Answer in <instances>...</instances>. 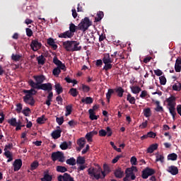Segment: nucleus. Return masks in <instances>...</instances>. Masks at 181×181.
<instances>
[{"instance_id": "obj_9", "label": "nucleus", "mask_w": 181, "mask_h": 181, "mask_svg": "<svg viewBox=\"0 0 181 181\" xmlns=\"http://www.w3.org/2000/svg\"><path fill=\"white\" fill-rule=\"evenodd\" d=\"M53 63L57 66V67H60L61 70L66 71V65H64V64H63V62H62L57 56L53 58Z\"/></svg>"}, {"instance_id": "obj_56", "label": "nucleus", "mask_w": 181, "mask_h": 181, "mask_svg": "<svg viewBox=\"0 0 181 181\" xmlns=\"http://www.w3.org/2000/svg\"><path fill=\"white\" fill-rule=\"evenodd\" d=\"M165 159V157H163V155H157L156 156V162H160L161 163H163V160Z\"/></svg>"}, {"instance_id": "obj_37", "label": "nucleus", "mask_w": 181, "mask_h": 181, "mask_svg": "<svg viewBox=\"0 0 181 181\" xmlns=\"http://www.w3.org/2000/svg\"><path fill=\"white\" fill-rule=\"evenodd\" d=\"M144 115L146 118H149V117H151V115H152V112L151 111V108L147 107V108L144 109Z\"/></svg>"}, {"instance_id": "obj_53", "label": "nucleus", "mask_w": 181, "mask_h": 181, "mask_svg": "<svg viewBox=\"0 0 181 181\" xmlns=\"http://www.w3.org/2000/svg\"><path fill=\"white\" fill-rule=\"evenodd\" d=\"M111 69H112V64L111 63L105 64L103 70H105V71H108V70H111Z\"/></svg>"}, {"instance_id": "obj_57", "label": "nucleus", "mask_w": 181, "mask_h": 181, "mask_svg": "<svg viewBox=\"0 0 181 181\" xmlns=\"http://www.w3.org/2000/svg\"><path fill=\"white\" fill-rule=\"evenodd\" d=\"M136 162H137V159L136 157L135 156H132L130 159V163L131 165H132V166H136Z\"/></svg>"}, {"instance_id": "obj_48", "label": "nucleus", "mask_w": 181, "mask_h": 181, "mask_svg": "<svg viewBox=\"0 0 181 181\" xmlns=\"http://www.w3.org/2000/svg\"><path fill=\"white\" fill-rule=\"evenodd\" d=\"M11 59L13 60V62H19V60L22 59V55L13 54L11 55Z\"/></svg>"}, {"instance_id": "obj_21", "label": "nucleus", "mask_w": 181, "mask_h": 181, "mask_svg": "<svg viewBox=\"0 0 181 181\" xmlns=\"http://www.w3.org/2000/svg\"><path fill=\"white\" fill-rule=\"evenodd\" d=\"M79 45H80V42L77 41H74L72 46L71 52H78V50H81V46H79Z\"/></svg>"}, {"instance_id": "obj_42", "label": "nucleus", "mask_w": 181, "mask_h": 181, "mask_svg": "<svg viewBox=\"0 0 181 181\" xmlns=\"http://www.w3.org/2000/svg\"><path fill=\"white\" fill-rule=\"evenodd\" d=\"M64 80H65V81H66V83H73V87H74V86H76V84H77V83H78V82L77 81V80H76V79L72 80L71 78H70L69 76H66V77L64 78Z\"/></svg>"}, {"instance_id": "obj_62", "label": "nucleus", "mask_w": 181, "mask_h": 181, "mask_svg": "<svg viewBox=\"0 0 181 181\" xmlns=\"http://www.w3.org/2000/svg\"><path fill=\"white\" fill-rule=\"evenodd\" d=\"M110 144L111 145V146H112L115 151H117V152H121V148H117V146H115V144H114V142L110 141Z\"/></svg>"}, {"instance_id": "obj_17", "label": "nucleus", "mask_w": 181, "mask_h": 181, "mask_svg": "<svg viewBox=\"0 0 181 181\" xmlns=\"http://www.w3.org/2000/svg\"><path fill=\"white\" fill-rule=\"evenodd\" d=\"M51 136L53 138V139H59V138L62 136V129H59L52 132Z\"/></svg>"}, {"instance_id": "obj_13", "label": "nucleus", "mask_w": 181, "mask_h": 181, "mask_svg": "<svg viewBox=\"0 0 181 181\" xmlns=\"http://www.w3.org/2000/svg\"><path fill=\"white\" fill-rule=\"evenodd\" d=\"M13 170L14 172H18L22 168V160L21 159H16L15 160L13 164Z\"/></svg>"}, {"instance_id": "obj_36", "label": "nucleus", "mask_w": 181, "mask_h": 181, "mask_svg": "<svg viewBox=\"0 0 181 181\" xmlns=\"http://www.w3.org/2000/svg\"><path fill=\"white\" fill-rule=\"evenodd\" d=\"M73 111V106L71 105H69L66 106V114L65 117H69L70 114H71V112Z\"/></svg>"}, {"instance_id": "obj_6", "label": "nucleus", "mask_w": 181, "mask_h": 181, "mask_svg": "<svg viewBox=\"0 0 181 181\" xmlns=\"http://www.w3.org/2000/svg\"><path fill=\"white\" fill-rule=\"evenodd\" d=\"M152 175H155V170L147 167L142 171L141 177L143 179H148V177L152 176Z\"/></svg>"}, {"instance_id": "obj_12", "label": "nucleus", "mask_w": 181, "mask_h": 181, "mask_svg": "<svg viewBox=\"0 0 181 181\" xmlns=\"http://www.w3.org/2000/svg\"><path fill=\"white\" fill-rule=\"evenodd\" d=\"M167 172L168 173H170V175H173V176H175V175H177L179 173V168L175 165L169 166L167 169Z\"/></svg>"}, {"instance_id": "obj_40", "label": "nucleus", "mask_w": 181, "mask_h": 181, "mask_svg": "<svg viewBox=\"0 0 181 181\" xmlns=\"http://www.w3.org/2000/svg\"><path fill=\"white\" fill-rule=\"evenodd\" d=\"M76 158H70L69 159L66 160V164L69 165L70 166H74L76 165Z\"/></svg>"}, {"instance_id": "obj_59", "label": "nucleus", "mask_w": 181, "mask_h": 181, "mask_svg": "<svg viewBox=\"0 0 181 181\" xmlns=\"http://www.w3.org/2000/svg\"><path fill=\"white\" fill-rule=\"evenodd\" d=\"M22 108H23V105L21 103H18L16 105V111L19 114L20 112H22Z\"/></svg>"}, {"instance_id": "obj_32", "label": "nucleus", "mask_w": 181, "mask_h": 181, "mask_svg": "<svg viewBox=\"0 0 181 181\" xmlns=\"http://www.w3.org/2000/svg\"><path fill=\"white\" fill-rule=\"evenodd\" d=\"M130 88L133 94H139V93L141 91V89L139 86H131Z\"/></svg>"}, {"instance_id": "obj_25", "label": "nucleus", "mask_w": 181, "mask_h": 181, "mask_svg": "<svg viewBox=\"0 0 181 181\" xmlns=\"http://www.w3.org/2000/svg\"><path fill=\"white\" fill-rule=\"evenodd\" d=\"M115 177H117L118 179H121L124 176V171L121 170V168H118L115 171Z\"/></svg>"}, {"instance_id": "obj_51", "label": "nucleus", "mask_w": 181, "mask_h": 181, "mask_svg": "<svg viewBox=\"0 0 181 181\" xmlns=\"http://www.w3.org/2000/svg\"><path fill=\"white\" fill-rule=\"evenodd\" d=\"M25 33H26V35L28 37H32V36H33V31H32V29L29 28H25Z\"/></svg>"}, {"instance_id": "obj_16", "label": "nucleus", "mask_w": 181, "mask_h": 181, "mask_svg": "<svg viewBox=\"0 0 181 181\" xmlns=\"http://www.w3.org/2000/svg\"><path fill=\"white\" fill-rule=\"evenodd\" d=\"M23 100L25 104H28V105H31V107H33L35 105V103H36L33 97H28V99H26V98H23Z\"/></svg>"}, {"instance_id": "obj_64", "label": "nucleus", "mask_w": 181, "mask_h": 181, "mask_svg": "<svg viewBox=\"0 0 181 181\" xmlns=\"http://www.w3.org/2000/svg\"><path fill=\"white\" fill-rule=\"evenodd\" d=\"M106 132H107L106 135H107V136H111L112 135V130L110 127H107L106 128Z\"/></svg>"}, {"instance_id": "obj_43", "label": "nucleus", "mask_w": 181, "mask_h": 181, "mask_svg": "<svg viewBox=\"0 0 181 181\" xmlns=\"http://www.w3.org/2000/svg\"><path fill=\"white\" fill-rule=\"evenodd\" d=\"M57 172H59L60 173H64L65 172H67V168L64 166L57 165Z\"/></svg>"}, {"instance_id": "obj_1", "label": "nucleus", "mask_w": 181, "mask_h": 181, "mask_svg": "<svg viewBox=\"0 0 181 181\" xmlns=\"http://www.w3.org/2000/svg\"><path fill=\"white\" fill-rule=\"evenodd\" d=\"M110 172H111V169L107 164L103 165V171L101 168H99L98 170L95 168H89L88 170V175H90L91 177H95L96 180L104 179Z\"/></svg>"}, {"instance_id": "obj_61", "label": "nucleus", "mask_w": 181, "mask_h": 181, "mask_svg": "<svg viewBox=\"0 0 181 181\" xmlns=\"http://www.w3.org/2000/svg\"><path fill=\"white\" fill-rule=\"evenodd\" d=\"M56 121L59 125H63V123L64 122V118L57 117Z\"/></svg>"}, {"instance_id": "obj_8", "label": "nucleus", "mask_w": 181, "mask_h": 181, "mask_svg": "<svg viewBox=\"0 0 181 181\" xmlns=\"http://www.w3.org/2000/svg\"><path fill=\"white\" fill-rule=\"evenodd\" d=\"M58 181H74V178L70 175V174L65 173L64 175H59L57 177Z\"/></svg>"}, {"instance_id": "obj_55", "label": "nucleus", "mask_w": 181, "mask_h": 181, "mask_svg": "<svg viewBox=\"0 0 181 181\" xmlns=\"http://www.w3.org/2000/svg\"><path fill=\"white\" fill-rule=\"evenodd\" d=\"M159 80L160 84H161V86H165L166 84V77H165V76H160Z\"/></svg>"}, {"instance_id": "obj_3", "label": "nucleus", "mask_w": 181, "mask_h": 181, "mask_svg": "<svg viewBox=\"0 0 181 181\" xmlns=\"http://www.w3.org/2000/svg\"><path fill=\"white\" fill-rule=\"evenodd\" d=\"M91 25H93V22L90 21V18L88 17H85L78 24V30H81V32L84 33L86 30H88V28Z\"/></svg>"}, {"instance_id": "obj_24", "label": "nucleus", "mask_w": 181, "mask_h": 181, "mask_svg": "<svg viewBox=\"0 0 181 181\" xmlns=\"http://www.w3.org/2000/svg\"><path fill=\"white\" fill-rule=\"evenodd\" d=\"M157 149H158V144H151L147 148V153H153V151H156Z\"/></svg>"}, {"instance_id": "obj_22", "label": "nucleus", "mask_w": 181, "mask_h": 181, "mask_svg": "<svg viewBox=\"0 0 181 181\" xmlns=\"http://www.w3.org/2000/svg\"><path fill=\"white\" fill-rule=\"evenodd\" d=\"M114 92L117 93V96L122 98V95H124V93H125V90L122 88V87L119 86L115 89H113Z\"/></svg>"}, {"instance_id": "obj_26", "label": "nucleus", "mask_w": 181, "mask_h": 181, "mask_svg": "<svg viewBox=\"0 0 181 181\" xmlns=\"http://www.w3.org/2000/svg\"><path fill=\"white\" fill-rule=\"evenodd\" d=\"M47 100L45 102V104L48 106V107H50V105H51V102L53 100V92H50L47 97Z\"/></svg>"}, {"instance_id": "obj_11", "label": "nucleus", "mask_w": 181, "mask_h": 181, "mask_svg": "<svg viewBox=\"0 0 181 181\" xmlns=\"http://www.w3.org/2000/svg\"><path fill=\"white\" fill-rule=\"evenodd\" d=\"M102 60L104 64L114 63V58H112L110 54H105Z\"/></svg>"}, {"instance_id": "obj_38", "label": "nucleus", "mask_w": 181, "mask_h": 181, "mask_svg": "<svg viewBox=\"0 0 181 181\" xmlns=\"http://www.w3.org/2000/svg\"><path fill=\"white\" fill-rule=\"evenodd\" d=\"M77 145H78V146H81V148H84V146L86 145V139L81 138V139H78Z\"/></svg>"}, {"instance_id": "obj_50", "label": "nucleus", "mask_w": 181, "mask_h": 181, "mask_svg": "<svg viewBox=\"0 0 181 181\" xmlns=\"http://www.w3.org/2000/svg\"><path fill=\"white\" fill-rule=\"evenodd\" d=\"M22 113L25 117H29V114H30V108L25 107V109L22 110Z\"/></svg>"}, {"instance_id": "obj_45", "label": "nucleus", "mask_w": 181, "mask_h": 181, "mask_svg": "<svg viewBox=\"0 0 181 181\" xmlns=\"http://www.w3.org/2000/svg\"><path fill=\"white\" fill-rule=\"evenodd\" d=\"M175 106H170L169 107V112L170 114H171L173 118H175L176 117V109L175 108Z\"/></svg>"}, {"instance_id": "obj_46", "label": "nucleus", "mask_w": 181, "mask_h": 181, "mask_svg": "<svg viewBox=\"0 0 181 181\" xmlns=\"http://www.w3.org/2000/svg\"><path fill=\"white\" fill-rule=\"evenodd\" d=\"M8 124L11 125V127H16V124H17L16 118L12 117L11 119H8Z\"/></svg>"}, {"instance_id": "obj_31", "label": "nucleus", "mask_w": 181, "mask_h": 181, "mask_svg": "<svg viewBox=\"0 0 181 181\" xmlns=\"http://www.w3.org/2000/svg\"><path fill=\"white\" fill-rule=\"evenodd\" d=\"M77 165H84L86 163V158L83 156H78L76 158Z\"/></svg>"}, {"instance_id": "obj_10", "label": "nucleus", "mask_w": 181, "mask_h": 181, "mask_svg": "<svg viewBox=\"0 0 181 181\" xmlns=\"http://www.w3.org/2000/svg\"><path fill=\"white\" fill-rule=\"evenodd\" d=\"M74 44V41L67 40L63 42V47L66 50V52H71L73 49V45Z\"/></svg>"}, {"instance_id": "obj_4", "label": "nucleus", "mask_w": 181, "mask_h": 181, "mask_svg": "<svg viewBox=\"0 0 181 181\" xmlns=\"http://www.w3.org/2000/svg\"><path fill=\"white\" fill-rule=\"evenodd\" d=\"M37 90H43L44 91H47V93L50 94L52 90H53V86L50 83H42L39 86H37Z\"/></svg>"}, {"instance_id": "obj_2", "label": "nucleus", "mask_w": 181, "mask_h": 181, "mask_svg": "<svg viewBox=\"0 0 181 181\" xmlns=\"http://www.w3.org/2000/svg\"><path fill=\"white\" fill-rule=\"evenodd\" d=\"M33 78L36 81V83L32 79H30L28 81V85L32 88H37V87L40 86L41 84H43V81L46 80V77H45L44 75L33 76Z\"/></svg>"}, {"instance_id": "obj_15", "label": "nucleus", "mask_w": 181, "mask_h": 181, "mask_svg": "<svg viewBox=\"0 0 181 181\" xmlns=\"http://www.w3.org/2000/svg\"><path fill=\"white\" fill-rule=\"evenodd\" d=\"M168 107H176V98L175 96H170L166 99Z\"/></svg>"}, {"instance_id": "obj_44", "label": "nucleus", "mask_w": 181, "mask_h": 181, "mask_svg": "<svg viewBox=\"0 0 181 181\" xmlns=\"http://www.w3.org/2000/svg\"><path fill=\"white\" fill-rule=\"evenodd\" d=\"M39 168V162L37 160H35L30 165V170H35Z\"/></svg>"}, {"instance_id": "obj_5", "label": "nucleus", "mask_w": 181, "mask_h": 181, "mask_svg": "<svg viewBox=\"0 0 181 181\" xmlns=\"http://www.w3.org/2000/svg\"><path fill=\"white\" fill-rule=\"evenodd\" d=\"M30 46L33 52H37V50L42 49V43L39 42L37 39L33 40Z\"/></svg>"}, {"instance_id": "obj_20", "label": "nucleus", "mask_w": 181, "mask_h": 181, "mask_svg": "<svg viewBox=\"0 0 181 181\" xmlns=\"http://www.w3.org/2000/svg\"><path fill=\"white\" fill-rule=\"evenodd\" d=\"M78 30V26H76V25L73 23L69 24V31L74 36V33Z\"/></svg>"}, {"instance_id": "obj_19", "label": "nucleus", "mask_w": 181, "mask_h": 181, "mask_svg": "<svg viewBox=\"0 0 181 181\" xmlns=\"http://www.w3.org/2000/svg\"><path fill=\"white\" fill-rule=\"evenodd\" d=\"M47 45L49 46H51L53 50H57V45H56V42H54V40L52 37L48 38L47 40Z\"/></svg>"}, {"instance_id": "obj_34", "label": "nucleus", "mask_w": 181, "mask_h": 181, "mask_svg": "<svg viewBox=\"0 0 181 181\" xmlns=\"http://www.w3.org/2000/svg\"><path fill=\"white\" fill-rule=\"evenodd\" d=\"M127 100L129 101L130 104H135V102L136 100L131 93H128L127 97Z\"/></svg>"}, {"instance_id": "obj_18", "label": "nucleus", "mask_w": 181, "mask_h": 181, "mask_svg": "<svg viewBox=\"0 0 181 181\" xmlns=\"http://www.w3.org/2000/svg\"><path fill=\"white\" fill-rule=\"evenodd\" d=\"M63 154V152L62 151H57L52 153L51 158L53 160V162H56V160H58V159L62 156Z\"/></svg>"}, {"instance_id": "obj_33", "label": "nucleus", "mask_w": 181, "mask_h": 181, "mask_svg": "<svg viewBox=\"0 0 181 181\" xmlns=\"http://www.w3.org/2000/svg\"><path fill=\"white\" fill-rule=\"evenodd\" d=\"M37 60L38 64L43 66V64H45V62H46V58H45V56L40 55L38 57H37Z\"/></svg>"}, {"instance_id": "obj_47", "label": "nucleus", "mask_w": 181, "mask_h": 181, "mask_svg": "<svg viewBox=\"0 0 181 181\" xmlns=\"http://www.w3.org/2000/svg\"><path fill=\"white\" fill-rule=\"evenodd\" d=\"M62 73V68L57 66V68H54L52 71V74L54 76H59Z\"/></svg>"}, {"instance_id": "obj_60", "label": "nucleus", "mask_w": 181, "mask_h": 181, "mask_svg": "<svg viewBox=\"0 0 181 181\" xmlns=\"http://www.w3.org/2000/svg\"><path fill=\"white\" fill-rule=\"evenodd\" d=\"M45 119V115H42V117H38L37 119V123L40 124H45V119Z\"/></svg>"}, {"instance_id": "obj_63", "label": "nucleus", "mask_w": 181, "mask_h": 181, "mask_svg": "<svg viewBox=\"0 0 181 181\" xmlns=\"http://www.w3.org/2000/svg\"><path fill=\"white\" fill-rule=\"evenodd\" d=\"M99 136H107V131L100 129L99 131Z\"/></svg>"}, {"instance_id": "obj_29", "label": "nucleus", "mask_w": 181, "mask_h": 181, "mask_svg": "<svg viewBox=\"0 0 181 181\" xmlns=\"http://www.w3.org/2000/svg\"><path fill=\"white\" fill-rule=\"evenodd\" d=\"M156 107L154 109L157 112H163V107L160 106V102L156 101Z\"/></svg>"}, {"instance_id": "obj_54", "label": "nucleus", "mask_w": 181, "mask_h": 181, "mask_svg": "<svg viewBox=\"0 0 181 181\" xmlns=\"http://www.w3.org/2000/svg\"><path fill=\"white\" fill-rule=\"evenodd\" d=\"M90 90H91L90 86H88L87 85L82 84V91L83 93H88L90 91Z\"/></svg>"}, {"instance_id": "obj_27", "label": "nucleus", "mask_w": 181, "mask_h": 181, "mask_svg": "<svg viewBox=\"0 0 181 181\" xmlns=\"http://www.w3.org/2000/svg\"><path fill=\"white\" fill-rule=\"evenodd\" d=\"M55 90L57 92V94L59 95L63 93V87H62V85L60 83H56L54 86Z\"/></svg>"}, {"instance_id": "obj_41", "label": "nucleus", "mask_w": 181, "mask_h": 181, "mask_svg": "<svg viewBox=\"0 0 181 181\" xmlns=\"http://www.w3.org/2000/svg\"><path fill=\"white\" fill-rule=\"evenodd\" d=\"M168 160H177V154L175 153H170L168 156Z\"/></svg>"}, {"instance_id": "obj_14", "label": "nucleus", "mask_w": 181, "mask_h": 181, "mask_svg": "<svg viewBox=\"0 0 181 181\" xmlns=\"http://www.w3.org/2000/svg\"><path fill=\"white\" fill-rule=\"evenodd\" d=\"M73 36L74 35L69 30L62 33L58 35V37L62 39H71Z\"/></svg>"}, {"instance_id": "obj_39", "label": "nucleus", "mask_w": 181, "mask_h": 181, "mask_svg": "<svg viewBox=\"0 0 181 181\" xmlns=\"http://www.w3.org/2000/svg\"><path fill=\"white\" fill-rule=\"evenodd\" d=\"M69 93L71 95H72V97H77V95H78V91H77V89L75 88H71Z\"/></svg>"}, {"instance_id": "obj_28", "label": "nucleus", "mask_w": 181, "mask_h": 181, "mask_svg": "<svg viewBox=\"0 0 181 181\" xmlns=\"http://www.w3.org/2000/svg\"><path fill=\"white\" fill-rule=\"evenodd\" d=\"M97 17L95 18V22H100L103 18H104V12L98 11L96 15Z\"/></svg>"}, {"instance_id": "obj_58", "label": "nucleus", "mask_w": 181, "mask_h": 181, "mask_svg": "<svg viewBox=\"0 0 181 181\" xmlns=\"http://www.w3.org/2000/svg\"><path fill=\"white\" fill-rule=\"evenodd\" d=\"M86 138L88 141V142H93V135H91V133L88 132L86 135Z\"/></svg>"}, {"instance_id": "obj_30", "label": "nucleus", "mask_w": 181, "mask_h": 181, "mask_svg": "<svg viewBox=\"0 0 181 181\" xmlns=\"http://www.w3.org/2000/svg\"><path fill=\"white\" fill-rule=\"evenodd\" d=\"M94 100L91 97H86V98L81 99V103H84L85 104H93Z\"/></svg>"}, {"instance_id": "obj_35", "label": "nucleus", "mask_w": 181, "mask_h": 181, "mask_svg": "<svg viewBox=\"0 0 181 181\" xmlns=\"http://www.w3.org/2000/svg\"><path fill=\"white\" fill-rule=\"evenodd\" d=\"M114 94V89H108L107 93H106V99L107 103H110V100H111V95Z\"/></svg>"}, {"instance_id": "obj_52", "label": "nucleus", "mask_w": 181, "mask_h": 181, "mask_svg": "<svg viewBox=\"0 0 181 181\" xmlns=\"http://www.w3.org/2000/svg\"><path fill=\"white\" fill-rule=\"evenodd\" d=\"M52 175L49 174H45L44 177L41 179L42 181H52Z\"/></svg>"}, {"instance_id": "obj_7", "label": "nucleus", "mask_w": 181, "mask_h": 181, "mask_svg": "<svg viewBox=\"0 0 181 181\" xmlns=\"http://www.w3.org/2000/svg\"><path fill=\"white\" fill-rule=\"evenodd\" d=\"M23 93L25 94V95L23 96V98H25V99L28 100L29 97H33V95H36V94H37V90H35L34 88H32L30 90L24 89L23 90Z\"/></svg>"}, {"instance_id": "obj_49", "label": "nucleus", "mask_w": 181, "mask_h": 181, "mask_svg": "<svg viewBox=\"0 0 181 181\" xmlns=\"http://www.w3.org/2000/svg\"><path fill=\"white\" fill-rule=\"evenodd\" d=\"M173 90L174 91H180V90H181V83H175V84L173 85Z\"/></svg>"}, {"instance_id": "obj_23", "label": "nucleus", "mask_w": 181, "mask_h": 181, "mask_svg": "<svg viewBox=\"0 0 181 181\" xmlns=\"http://www.w3.org/2000/svg\"><path fill=\"white\" fill-rule=\"evenodd\" d=\"M69 146H71V141H69V143H67L66 141H64L59 146L62 151H66V149L69 148Z\"/></svg>"}]
</instances>
